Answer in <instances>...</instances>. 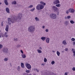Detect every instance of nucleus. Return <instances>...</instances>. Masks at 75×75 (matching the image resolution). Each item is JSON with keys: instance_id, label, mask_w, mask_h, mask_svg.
<instances>
[{"instance_id": "obj_28", "label": "nucleus", "mask_w": 75, "mask_h": 75, "mask_svg": "<svg viewBox=\"0 0 75 75\" xmlns=\"http://www.w3.org/2000/svg\"><path fill=\"white\" fill-rule=\"evenodd\" d=\"M35 10V8H34L33 9H31L30 10V11H34Z\"/></svg>"}, {"instance_id": "obj_16", "label": "nucleus", "mask_w": 75, "mask_h": 75, "mask_svg": "<svg viewBox=\"0 0 75 75\" xmlns=\"http://www.w3.org/2000/svg\"><path fill=\"white\" fill-rule=\"evenodd\" d=\"M21 56L23 58H26V55L25 54H21Z\"/></svg>"}, {"instance_id": "obj_49", "label": "nucleus", "mask_w": 75, "mask_h": 75, "mask_svg": "<svg viewBox=\"0 0 75 75\" xmlns=\"http://www.w3.org/2000/svg\"><path fill=\"white\" fill-rule=\"evenodd\" d=\"M73 54H73V56H74V57H75V52H73Z\"/></svg>"}, {"instance_id": "obj_22", "label": "nucleus", "mask_w": 75, "mask_h": 75, "mask_svg": "<svg viewBox=\"0 0 75 75\" xmlns=\"http://www.w3.org/2000/svg\"><path fill=\"white\" fill-rule=\"evenodd\" d=\"M57 54L58 56H59V55H60V52H59L58 51H57Z\"/></svg>"}, {"instance_id": "obj_47", "label": "nucleus", "mask_w": 75, "mask_h": 75, "mask_svg": "<svg viewBox=\"0 0 75 75\" xmlns=\"http://www.w3.org/2000/svg\"><path fill=\"white\" fill-rule=\"evenodd\" d=\"M4 37H8V36H7V35H5Z\"/></svg>"}, {"instance_id": "obj_29", "label": "nucleus", "mask_w": 75, "mask_h": 75, "mask_svg": "<svg viewBox=\"0 0 75 75\" xmlns=\"http://www.w3.org/2000/svg\"><path fill=\"white\" fill-rule=\"evenodd\" d=\"M47 61V59L45 58L44 59V62H46Z\"/></svg>"}, {"instance_id": "obj_34", "label": "nucleus", "mask_w": 75, "mask_h": 75, "mask_svg": "<svg viewBox=\"0 0 75 75\" xmlns=\"http://www.w3.org/2000/svg\"><path fill=\"white\" fill-rule=\"evenodd\" d=\"M72 70H73V71H75V67H73L72 69Z\"/></svg>"}, {"instance_id": "obj_59", "label": "nucleus", "mask_w": 75, "mask_h": 75, "mask_svg": "<svg viewBox=\"0 0 75 75\" xmlns=\"http://www.w3.org/2000/svg\"><path fill=\"white\" fill-rule=\"evenodd\" d=\"M64 51H63L62 52L63 53H64Z\"/></svg>"}, {"instance_id": "obj_45", "label": "nucleus", "mask_w": 75, "mask_h": 75, "mask_svg": "<svg viewBox=\"0 0 75 75\" xmlns=\"http://www.w3.org/2000/svg\"><path fill=\"white\" fill-rule=\"evenodd\" d=\"M45 31H46V32H48V29H46Z\"/></svg>"}, {"instance_id": "obj_57", "label": "nucleus", "mask_w": 75, "mask_h": 75, "mask_svg": "<svg viewBox=\"0 0 75 75\" xmlns=\"http://www.w3.org/2000/svg\"><path fill=\"white\" fill-rule=\"evenodd\" d=\"M42 28H45V26H42Z\"/></svg>"}, {"instance_id": "obj_23", "label": "nucleus", "mask_w": 75, "mask_h": 75, "mask_svg": "<svg viewBox=\"0 0 75 75\" xmlns=\"http://www.w3.org/2000/svg\"><path fill=\"white\" fill-rule=\"evenodd\" d=\"M70 23L71 24H74V23H75V22L73 20H71L70 21Z\"/></svg>"}, {"instance_id": "obj_18", "label": "nucleus", "mask_w": 75, "mask_h": 75, "mask_svg": "<svg viewBox=\"0 0 75 75\" xmlns=\"http://www.w3.org/2000/svg\"><path fill=\"white\" fill-rule=\"evenodd\" d=\"M62 44H64L65 45H67V43L66 42V41L65 40H63L62 42Z\"/></svg>"}, {"instance_id": "obj_43", "label": "nucleus", "mask_w": 75, "mask_h": 75, "mask_svg": "<svg viewBox=\"0 0 75 75\" xmlns=\"http://www.w3.org/2000/svg\"><path fill=\"white\" fill-rule=\"evenodd\" d=\"M21 47V45H18L17 46V47L18 48V47Z\"/></svg>"}, {"instance_id": "obj_24", "label": "nucleus", "mask_w": 75, "mask_h": 75, "mask_svg": "<svg viewBox=\"0 0 75 75\" xmlns=\"http://www.w3.org/2000/svg\"><path fill=\"white\" fill-rule=\"evenodd\" d=\"M56 6H57V7H59L61 6V4H56Z\"/></svg>"}, {"instance_id": "obj_15", "label": "nucleus", "mask_w": 75, "mask_h": 75, "mask_svg": "<svg viewBox=\"0 0 75 75\" xmlns=\"http://www.w3.org/2000/svg\"><path fill=\"white\" fill-rule=\"evenodd\" d=\"M4 3L6 5L8 6V2H7V0H5L4 1Z\"/></svg>"}, {"instance_id": "obj_42", "label": "nucleus", "mask_w": 75, "mask_h": 75, "mask_svg": "<svg viewBox=\"0 0 75 75\" xmlns=\"http://www.w3.org/2000/svg\"><path fill=\"white\" fill-rule=\"evenodd\" d=\"M2 47H3V45L0 44V49H1V48H2Z\"/></svg>"}, {"instance_id": "obj_63", "label": "nucleus", "mask_w": 75, "mask_h": 75, "mask_svg": "<svg viewBox=\"0 0 75 75\" xmlns=\"http://www.w3.org/2000/svg\"><path fill=\"white\" fill-rule=\"evenodd\" d=\"M35 74H34V75H35Z\"/></svg>"}, {"instance_id": "obj_5", "label": "nucleus", "mask_w": 75, "mask_h": 75, "mask_svg": "<svg viewBox=\"0 0 75 75\" xmlns=\"http://www.w3.org/2000/svg\"><path fill=\"white\" fill-rule=\"evenodd\" d=\"M50 17L52 19H55L57 18V15L54 13L51 14L50 15Z\"/></svg>"}, {"instance_id": "obj_6", "label": "nucleus", "mask_w": 75, "mask_h": 75, "mask_svg": "<svg viewBox=\"0 0 75 75\" xmlns=\"http://www.w3.org/2000/svg\"><path fill=\"white\" fill-rule=\"evenodd\" d=\"M25 65L26 68H27L28 69H30L31 68V66L28 63L26 64Z\"/></svg>"}, {"instance_id": "obj_41", "label": "nucleus", "mask_w": 75, "mask_h": 75, "mask_svg": "<svg viewBox=\"0 0 75 75\" xmlns=\"http://www.w3.org/2000/svg\"><path fill=\"white\" fill-rule=\"evenodd\" d=\"M1 26H3V22H2L1 23Z\"/></svg>"}, {"instance_id": "obj_21", "label": "nucleus", "mask_w": 75, "mask_h": 75, "mask_svg": "<svg viewBox=\"0 0 75 75\" xmlns=\"http://www.w3.org/2000/svg\"><path fill=\"white\" fill-rule=\"evenodd\" d=\"M17 4V2H16V1H14L12 2V4Z\"/></svg>"}, {"instance_id": "obj_27", "label": "nucleus", "mask_w": 75, "mask_h": 75, "mask_svg": "<svg viewBox=\"0 0 75 75\" xmlns=\"http://www.w3.org/2000/svg\"><path fill=\"white\" fill-rule=\"evenodd\" d=\"M52 65H54L55 64V62L54 61H52L51 62Z\"/></svg>"}, {"instance_id": "obj_7", "label": "nucleus", "mask_w": 75, "mask_h": 75, "mask_svg": "<svg viewBox=\"0 0 75 75\" xmlns=\"http://www.w3.org/2000/svg\"><path fill=\"white\" fill-rule=\"evenodd\" d=\"M8 48H5L3 49V51L4 54H7L8 53Z\"/></svg>"}, {"instance_id": "obj_33", "label": "nucleus", "mask_w": 75, "mask_h": 75, "mask_svg": "<svg viewBox=\"0 0 75 75\" xmlns=\"http://www.w3.org/2000/svg\"><path fill=\"white\" fill-rule=\"evenodd\" d=\"M36 21H38V18L37 17L35 18Z\"/></svg>"}, {"instance_id": "obj_52", "label": "nucleus", "mask_w": 75, "mask_h": 75, "mask_svg": "<svg viewBox=\"0 0 75 75\" xmlns=\"http://www.w3.org/2000/svg\"><path fill=\"white\" fill-rule=\"evenodd\" d=\"M57 15H59V12L58 11H57Z\"/></svg>"}, {"instance_id": "obj_36", "label": "nucleus", "mask_w": 75, "mask_h": 75, "mask_svg": "<svg viewBox=\"0 0 75 75\" xmlns=\"http://www.w3.org/2000/svg\"><path fill=\"white\" fill-rule=\"evenodd\" d=\"M14 40L15 41H18V40L17 38H14Z\"/></svg>"}, {"instance_id": "obj_40", "label": "nucleus", "mask_w": 75, "mask_h": 75, "mask_svg": "<svg viewBox=\"0 0 75 75\" xmlns=\"http://www.w3.org/2000/svg\"><path fill=\"white\" fill-rule=\"evenodd\" d=\"M4 60L5 61H8V59H7V58H6L4 59Z\"/></svg>"}, {"instance_id": "obj_61", "label": "nucleus", "mask_w": 75, "mask_h": 75, "mask_svg": "<svg viewBox=\"0 0 75 75\" xmlns=\"http://www.w3.org/2000/svg\"><path fill=\"white\" fill-rule=\"evenodd\" d=\"M1 3L0 2V5H1Z\"/></svg>"}, {"instance_id": "obj_58", "label": "nucleus", "mask_w": 75, "mask_h": 75, "mask_svg": "<svg viewBox=\"0 0 75 75\" xmlns=\"http://www.w3.org/2000/svg\"><path fill=\"white\" fill-rule=\"evenodd\" d=\"M41 65H43V66L44 65V64H41Z\"/></svg>"}, {"instance_id": "obj_51", "label": "nucleus", "mask_w": 75, "mask_h": 75, "mask_svg": "<svg viewBox=\"0 0 75 75\" xmlns=\"http://www.w3.org/2000/svg\"><path fill=\"white\" fill-rule=\"evenodd\" d=\"M43 6H45V5H46V4L45 3H43Z\"/></svg>"}, {"instance_id": "obj_20", "label": "nucleus", "mask_w": 75, "mask_h": 75, "mask_svg": "<svg viewBox=\"0 0 75 75\" xmlns=\"http://www.w3.org/2000/svg\"><path fill=\"white\" fill-rule=\"evenodd\" d=\"M64 24L65 25H68V21H66L64 22Z\"/></svg>"}, {"instance_id": "obj_3", "label": "nucleus", "mask_w": 75, "mask_h": 75, "mask_svg": "<svg viewBox=\"0 0 75 75\" xmlns=\"http://www.w3.org/2000/svg\"><path fill=\"white\" fill-rule=\"evenodd\" d=\"M28 31L30 33H33L35 30V28L33 26H30L28 27Z\"/></svg>"}, {"instance_id": "obj_46", "label": "nucleus", "mask_w": 75, "mask_h": 75, "mask_svg": "<svg viewBox=\"0 0 75 75\" xmlns=\"http://www.w3.org/2000/svg\"><path fill=\"white\" fill-rule=\"evenodd\" d=\"M21 52L22 53V54H23V50H21Z\"/></svg>"}, {"instance_id": "obj_4", "label": "nucleus", "mask_w": 75, "mask_h": 75, "mask_svg": "<svg viewBox=\"0 0 75 75\" xmlns=\"http://www.w3.org/2000/svg\"><path fill=\"white\" fill-rule=\"evenodd\" d=\"M44 7V6L43 5L39 4H38V6H37L36 9H37V10H41L43 9Z\"/></svg>"}, {"instance_id": "obj_25", "label": "nucleus", "mask_w": 75, "mask_h": 75, "mask_svg": "<svg viewBox=\"0 0 75 75\" xmlns=\"http://www.w3.org/2000/svg\"><path fill=\"white\" fill-rule=\"evenodd\" d=\"M37 51L38 53H41L42 52V51L41 50H40L39 49L37 50Z\"/></svg>"}, {"instance_id": "obj_50", "label": "nucleus", "mask_w": 75, "mask_h": 75, "mask_svg": "<svg viewBox=\"0 0 75 75\" xmlns=\"http://www.w3.org/2000/svg\"><path fill=\"white\" fill-rule=\"evenodd\" d=\"M35 70H36V71H37L38 72H39V70H38L37 69H36Z\"/></svg>"}, {"instance_id": "obj_11", "label": "nucleus", "mask_w": 75, "mask_h": 75, "mask_svg": "<svg viewBox=\"0 0 75 75\" xmlns=\"http://www.w3.org/2000/svg\"><path fill=\"white\" fill-rule=\"evenodd\" d=\"M6 10L7 13H10V9L6 7Z\"/></svg>"}, {"instance_id": "obj_30", "label": "nucleus", "mask_w": 75, "mask_h": 75, "mask_svg": "<svg viewBox=\"0 0 75 75\" xmlns=\"http://www.w3.org/2000/svg\"><path fill=\"white\" fill-rule=\"evenodd\" d=\"M71 51H73V52H75V49L72 48V50H71Z\"/></svg>"}, {"instance_id": "obj_26", "label": "nucleus", "mask_w": 75, "mask_h": 75, "mask_svg": "<svg viewBox=\"0 0 75 75\" xmlns=\"http://www.w3.org/2000/svg\"><path fill=\"white\" fill-rule=\"evenodd\" d=\"M33 7V5H31L28 7V8H32Z\"/></svg>"}, {"instance_id": "obj_54", "label": "nucleus", "mask_w": 75, "mask_h": 75, "mask_svg": "<svg viewBox=\"0 0 75 75\" xmlns=\"http://www.w3.org/2000/svg\"><path fill=\"white\" fill-rule=\"evenodd\" d=\"M73 45H75V42H73Z\"/></svg>"}, {"instance_id": "obj_38", "label": "nucleus", "mask_w": 75, "mask_h": 75, "mask_svg": "<svg viewBox=\"0 0 75 75\" xmlns=\"http://www.w3.org/2000/svg\"><path fill=\"white\" fill-rule=\"evenodd\" d=\"M64 50H65L66 51H68V49L66 48L64 49Z\"/></svg>"}, {"instance_id": "obj_37", "label": "nucleus", "mask_w": 75, "mask_h": 75, "mask_svg": "<svg viewBox=\"0 0 75 75\" xmlns=\"http://www.w3.org/2000/svg\"><path fill=\"white\" fill-rule=\"evenodd\" d=\"M26 73H29L30 72V71L28 70H27L26 71Z\"/></svg>"}, {"instance_id": "obj_32", "label": "nucleus", "mask_w": 75, "mask_h": 75, "mask_svg": "<svg viewBox=\"0 0 75 75\" xmlns=\"http://www.w3.org/2000/svg\"><path fill=\"white\" fill-rule=\"evenodd\" d=\"M71 40L72 41H75V39L74 38H73L71 39Z\"/></svg>"}, {"instance_id": "obj_35", "label": "nucleus", "mask_w": 75, "mask_h": 75, "mask_svg": "<svg viewBox=\"0 0 75 75\" xmlns=\"http://www.w3.org/2000/svg\"><path fill=\"white\" fill-rule=\"evenodd\" d=\"M67 18L68 19H69V18H71V16H68Z\"/></svg>"}, {"instance_id": "obj_10", "label": "nucleus", "mask_w": 75, "mask_h": 75, "mask_svg": "<svg viewBox=\"0 0 75 75\" xmlns=\"http://www.w3.org/2000/svg\"><path fill=\"white\" fill-rule=\"evenodd\" d=\"M8 27H9L8 25H7L5 28V30L7 32H8Z\"/></svg>"}, {"instance_id": "obj_53", "label": "nucleus", "mask_w": 75, "mask_h": 75, "mask_svg": "<svg viewBox=\"0 0 75 75\" xmlns=\"http://www.w3.org/2000/svg\"><path fill=\"white\" fill-rule=\"evenodd\" d=\"M65 75H68V74H67V73L66 72L64 74Z\"/></svg>"}, {"instance_id": "obj_39", "label": "nucleus", "mask_w": 75, "mask_h": 75, "mask_svg": "<svg viewBox=\"0 0 75 75\" xmlns=\"http://www.w3.org/2000/svg\"><path fill=\"white\" fill-rule=\"evenodd\" d=\"M17 69L18 71H20V66H18V68H17Z\"/></svg>"}, {"instance_id": "obj_62", "label": "nucleus", "mask_w": 75, "mask_h": 75, "mask_svg": "<svg viewBox=\"0 0 75 75\" xmlns=\"http://www.w3.org/2000/svg\"><path fill=\"white\" fill-rule=\"evenodd\" d=\"M29 75H31V74H29Z\"/></svg>"}, {"instance_id": "obj_55", "label": "nucleus", "mask_w": 75, "mask_h": 75, "mask_svg": "<svg viewBox=\"0 0 75 75\" xmlns=\"http://www.w3.org/2000/svg\"><path fill=\"white\" fill-rule=\"evenodd\" d=\"M7 32H6V33H5L4 35H6V34H7Z\"/></svg>"}, {"instance_id": "obj_8", "label": "nucleus", "mask_w": 75, "mask_h": 75, "mask_svg": "<svg viewBox=\"0 0 75 75\" xmlns=\"http://www.w3.org/2000/svg\"><path fill=\"white\" fill-rule=\"evenodd\" d=\"M58 9V8L55 6H52V9L54 12H57Z\"/></svg>"}, {"instance_id": "obj_44", "label": "nucleus", "mask_w": 75, "mask_h": 75, "mask_svg": "<svg viewBox=\"0 0 75 75\" xmlns=\"http://www.w3.org/2000/svg\"><path fill=\"white\" fill-rule=\"evenodd\" d=\"M66 13H67V14H69V11H68V10H67L66 12Z\"/></svg>"}, {"instance_id": "obj_60", "label": "nucleus", "mask_w": 75, "mask_h": 75, "mask_svg": "<svg viewBox=\"0 0 75 75\" xmlns=\"http://www.w3.org/2000/svg\"><path fill=\"white\" fill-rule=\"evenodd\" d=\"M52 52H55V51H53Z\"/></svg>"}, {"instance_id": "obj_13", "label": "nucleus", "mask_w": 75, "mask_h": 75, "mask_svg": "<svg viewBox=\"0 0 75 75\" xmlns=\"http://www.w3.org/2000/svg\"><path fill=\"white\" fill-rule=\"evenodd\" d=\"M50 38H47L46 39V42H47V44H48V43L50 42Z\"/></svg>"}, {"instance_id": "obj_9", "label": "nucleus", "mask_w": 75, "mask_h": 75, "mask_svg": "<svg viewBox=\"0 0 75 75\" xmlns=\"http://www.w3.org/2000/svg\"><path fill=\"white\" fill-rule=\"evenodd\" d=\"M69 11L70 13H74L75 12V10L72 8H70L69 9Z\"/></svg>"}, {"instance_id": "obj_1", "label": "nucleus", "mask_w": 75, "mask_h": 75, "mask_svg": "<svg viewBox=\"0 0 75 75\" xmlns=\"http://www.w3.org/2000/svg\"><path fill=\"white\" fill-rule=\"evenodd\" d=\"M23 15L22 13H20L18 15V17L16 16H12L11 18H8V25H11V24L12 23L13 24L14 23H16L18 20V19L20 20L22 18Z\"/></svg>"}, {"instance_id": "obj_56", "label": "nucleus", "mask_w": 75, "mask_h": 75, "mask_svg": "<svg viewBox=\"0 0 75 75\" xmlns=\"http://www.w3.org/2000/svg\"><path fill=\"white\" fill-rule=\"evenodd\" d=\"M39 49H40V50H42V47H39Z\"/></svg>"}, {"instance_id": "obj_19", "label": "nucleus", "mask_w": 75, "mask_h": 75, "mask_svg": "<svg viewBox=\"0 0 75 75\" xmlns=\"http://www.w3.org/2000/svg\"><path fill=\"white\" fill-rule=\"evenodd\" d=\"M46 38L45 37H43L41 38V39L43 41H45V40Z\"/></svg>"}, {"instance_id": "obj_64", "label": "nucleus", "mask_w": 75, "mask_h": 75, "mask_svg": "<svg viewBox=\"0 0 75 75\" xmlns=\"http://www.w3.org/2000/svg\"><path fill=\"white\" fill-rule=\"evenodd\" d=\"M10 65H11V64H10Z\"/></svg>"}, {"instance_id": "obj_48", "label": "nucleus", "mask_w": 75, "mask_h": 75, "mask_svg": "<svg viewBox=\"0 0 75 75\" xmlns=\"http://www.w3.org/2000/svg\"><path fill=\"white\" fill-rule=\"evenodd\" d=\"M65 20H67V19H68L67 17V16H65Z\"/></svg>"}, {"instance_id": "obj_17", "label": "nucleus", "mask_w": 75, "mask_h": 75, "mask_svg": "<svg viewBox=\"0 0 75 75\" xmlns=\"http://www.w3.org/2000/svg\"><path fill=\"white\" fill-rule=\"evenodd\" d=\"M21 66L22 68H24V63H21Z\"/></svg>"}, {"instance_id": "obj_2", "label": "nucleus", "mask_w": 75, "mask_h": 75, "mask_svg": "<svg viewBox=\"0 0 75 75\" xmlns=\"http://www.w3.org/2000/svg\"><path fill=\"white\" fill-rule=\"evenodd\" d=\"M41 75H57L56 74H55L50 71H48L47 72H45L43 73L42 71H40Z\"/></svg>"}, {"instance_id": "obj_12", "label": "nucleus", "mask_w": 75, "mask_h": 75, "mask_svg": "<svg viewBox=\"0 0 75 75\" xmlns=\"http://www.w3.org/2000/svg\"><path fill=\"white\" fill-rule=\"evenodd\" d=\"M54 4H59V0H56L54 2Z\"/></svg>"}, {"instance_id": "obj_31", "label": "nucleus", "mask_w": 75, "mask_h": 75, "mask_svg": "<svg viewBox=\"0 0 75 75\" xmlns=\"http://www.w3.org/2000/svg\"><path fill=\"white\" fill-rule=\"evenodd\" d=\"M43 4H44V2L42 1H41L40 2V5H43Z\"/></svg>"}, {"instance_id": "obj_14", "label": "nucleus", "mask_w": 75, "mask_h": 75, "mask_svg": "<svg viewBox=\"0 0 75 75\" xmlns=\"http://www.w3.org/2000/svg\"><path fill=\"white\" fill-rule=\"evenodd\" d=\"M5 35H4V34L2 33H0V38H1V36L2 37H4V36Z\"/></svg>"}]
</instances>
